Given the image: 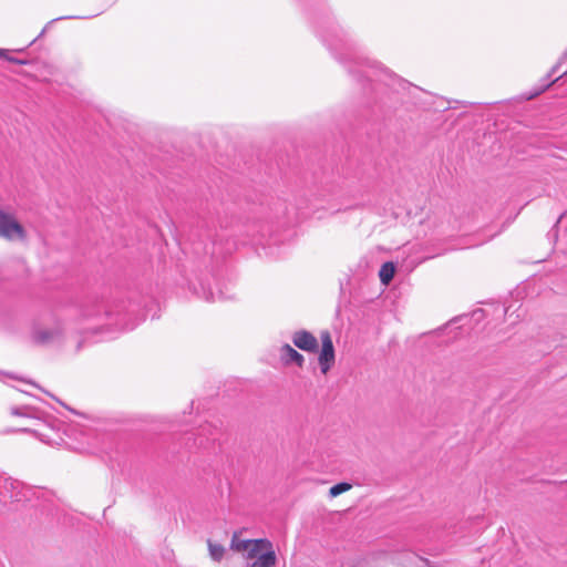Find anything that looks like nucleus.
Instances as JSON below:
<instances>
[{
	"label": "nucleus",
	"instance_id": "dca6fc26",
	"mask_svg": "<svg viewBox=\"0 0 567 567\" xmlns=\"http://www.w3.org/2000/svg\"><path fill=\"white\" fill-rule=\"evenodd\" d=\"M11 413H12L13 415H18V416L27 415V414L22 411V409H20V408H12V409H11Z\"/></svg>",
	"mask_w": 567,
	"mask_h": 567
},
{
	"label": "nucleus",
	"instance_id": "2eb2a0df",
	"mask_svg": "<svg viewBox=\"0 0 567 567\" xmlns=\"http://www.w3.org/2000/svg\"><path fill=\"white\" fill-rule=\"evenodd\" d=\"M7 60H8L9 62L17 63V64H27V61H25V60H21V59L12 58V56H7Z\"/></svg>",
	"mask_w": 567,
	"mask_h": 567
},
{
	"label": "nucleus",
	"instance_id": "6ab92c4d",
	"mask_svg": "<svg viewBox=\"0 0 567 567\" xmlns=\"http://www.w3.org/2000/svg\"><path fill=\"white\" fill-rule=\"evenodd\" d=\"M561 218H563V215H560V216H559V218L557 219V223H556V224L560 223V219H561Z\"/></svg>",
	"mask_w": 567,
	"mask_h": 567
},
{
	"label": "nucleus",
	"instance_id": "7ed1b4c3",
	"mask_svg": "<svg viewBox=\"0 0 567 567\" xmlns=\"http://www.w3.org/2000/svg\"><path fill=\"white\" fill-rule=\"evenodd\" d=\"M270 540L266 538L259 539H239L237 533H234L230 542V549L235 551H247V558L252 559L262 548H269Z\"/></svg>",
	"mask_w": 567,
	"mask_h": 567
},
{
	"label": "nucleus",
	"instance_id": "0eeeda50",
	"mask_svg": "<svg viewBox=\"0 0 567 567\" xmlns=\"http://www.w3.org/2000/svg\"><path fill=\"white\" fill-rule=\"evenodd\" d=\"M62 329L59 327L52 329H42L33 333V340L39 344H48L59 340L62 337Z\"/></svg>",
	"mask_w": 567,
	"mask_h": 567
},
{
	"label": "nucleus",
	"instance_id": "20e7f679",
	"mask_svg": "<svg viewBox=\"0 0 567 567\" xmlns=\"http://www.w3.org/2000/svg\"><path fill=\"white\" fill-rule=\"evenodd\" d=\"M320 339L322 342V348L318 361L321 372L326 374L334 363V348L331 336L328 331H322Z\"/></svg>",
	"mask_w": 567,
	"mask_h": 567
},
{
	"label": "nucleus",
	"instance_id": "9b49d317",
	"mask_svg": "<svg viewBox=\"0 0 567 567\" xmlns=\"http://www.w3.org/2000/svg\"><path fill=\"white\" fill-rule=\"evenodd\" d=\"M209 556L215 561H220L226 553V549L223 545L213 543L212 540L207 542Z\"/></svg>",
	"mask_w": 567,
	"mask_h": 567
},
{
	"label": "nucleus",
	"instance_id": "1a4fd4ad",
	"mask_svg": "<svg viewBox=\"0 0 567 567\" xmlns=\"http://www.w3.org/2000/svg\"><path fill=\"white\" fill-rule=\"evenodd\" d=\"M2 485H0V488H3L6 492L9 493V497L13 501L19 502L21 498L19 496L20 494V487L21 483L12 480V478H3L1 481Z\"/></svg>",
	"mask_w": 567,
	"mask_h": 567
},
{
	"label": "nucleus",
	"instance_id": "39448f33",
	"mask_svg": "<svg viewBox=\"0 0 567 567\" xmlns=\"http://www.w3.org/2000/svg\"><path fill=\"white\" fill-rule=\"evenodd\" d=\"M292 342L297 348L307 352H316L318 350L317 338L306 330L295 332L292 336Z\"/></svg>",
	"mask_w": 567,
	"mask_h": 567
},
{
	"label": "nucleus",
	"instance_id": "423d86ee",
	"mask_svg": "<svg viewBox=\"0 0 567 567\" xmlns=\"http://www.w3.org/2000/svg\"><path fill=\"white\" fill-rule=\"evenodd\" d=\"M252 561L247 565V567H275L277 564V556L272 547V543L270 542L269 548H262Z\"/></svg>",
	"mask_w": 567,
	"mask_h": 567
},
{
	"label": "nucleus",
	"instance_id": "6e6552de",
	"mask_svg": "<svg viewBox=\"0 0 567 567\" xmlns=\"http://www.w3.org/2000/svg\"><path fill=\"white\" fill-rule=\"evenodd\" d=\"M282 360L288 363H296L298 367H302L305 362V358L297 350H295L289 344H284L280 349Z\"/></svg>",
	"mask_w": 567,
	"mask_h": 567
},
{
	"label": "nucleus",
	"instance_id": "4468645a",
	"mask_svg": "<svg viewBox=\"0 0 567 567\" xmlns=\"http://www.w3.org/2000/svg\"><path fill=\"white\" fill-rule=\"evenodd\" d=\"M350 488H351V484H349L347 482H341V483H338V484L333 485L329 489V495H330V497H337L340 494L349 491Z\"/></svg>",
	"mask_w": 567,
	"mask_h": 567
},
{
	"label": "nucleus",
	"instance_id": "f8f14e48",
	"mask_svg": "<svg viewBox=\"0 0 567 567\" xmlns=\"http://www.w3.org/2000/svg\"><path fill=\"white\" fill-rule=\"evenodd\" d=\"M378 72H380L384 76L392 75L391 72L386 68H383V66L379 65L378 63L373 62V63L368 64V70L364 71V76L368 79H371V76L373 74H377Z\"/></svg>",
	"mask_w": 567,
	"mask_h": 567
},
{
	"label": "nucleus",
	"instance_id": "9d476101",
	"mask_svg": "<svg viewBox=\"0 0 567 567\" xmlns=\"http://www.w3.org/2000/svg\"><path fill=\"white\" fill-rule=\"evenodd\" d=\"M394 272H395V267H394L393 262H391V261L384 262L381 266V269L379 271V277H380L381 282L383 285H388L393 279Z\"/></svg>",
	"mask_w": 567,
	"mask_h": 567
},
{
	"label": "nucleus",
	"instance_id": "f257e3e1",
	"mask_svg": "<svg viewBox=\"0 0 567 567\" xmlns=\"http://www.w3.org/2000/svg\"><path fill=\"white\" fill-rule=\"evenodd\" d=\"M122 308L120 305L105 303L97 296H91L79 306L78 320L86 323V331L97 333L104 327L123 324Z\"/></svg>",
	"mask_w": 567,
	"mask_h": 567
},
{
	"label": "nucleus",
	"instance_id": "f03ea898",
	"mask_svg": "<svg viewBox=\"0 0 567 567\" xmlns=\"http://www.w3.org/2000/svg\"><path fill=\"white\" fill-rule=\"evenodd\" d=\"M0 238L7 240H25L27 231L23 226L16 220L13 215L0 209Z\"/></svg>",
	"mask_w": 567,
	"mask_h": 567
},
{
	"label": "nucleus",
	"instance_id": "ddd939ff",
	"mask_svg": "<svg viewBox=\"0 0 567 567\" xmlns=\"http://www.w3.org/2000/svg\"><path fill=\"white\" fill-rule=\"evenodd\" d=\"M558 69H559V64H556L551 68L550 72L544 79V84L542 85V89L538 92H536L535 95L544 92L547 87H549L554 82H556L558 80V78L553 80V76H554V74H556Z\"/></svg>",
	"mask_w": 567,
	"mask_h": 567
},
{
	"label": "nucleus",
	"instance_id": "f3484780",
	"mask_svg": "<svg viewBox=\"0 0 567 567\" xmlns=\"http://www.w3.org/2000/svg\"><path fill=\"white\" fill-rule=\"evenodd\" d=\"M7 56H8V51L4 49H0V58L7 59Z\"/></svg>",
	"mask_w": 567,
	"mask_h": 567
},
{
	"label": "nucleus",
	"instance_id": "a211bd4d",
	"mask_svg": "<svg viewBox=\"0 0 567 567\" xmlns=\"http://www.w3.org/2000/svg\"><path fill=\"white\" fill-rule=\"evenodd\" d=\"M81 347H82V343H81V342H79V343H78V347H76V348H78V350H80V349H81Z\"/></svg>",
	"mask_w": 567,
	"mask_h": 567
}]
</instances>
